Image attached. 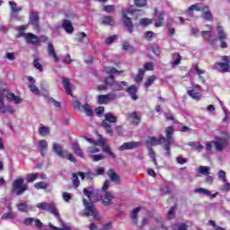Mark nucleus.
Returning <instances> with one entry per match:
<instances>
[{
    "instance_id": "a19ab883",
    "label": "nucleus",
    "mask_w": 230,
    "mask_h": 230,
    "mask_svg": "<svg viewBox=\"0 0 230 230\" xmlns=\"http://www.w3.org/2000/svg\"><path fill=\"white\" fill-rule=\"evenodd\" d=\"M17 208L18 211H21L22 213H28V204L26 201L18 203Z\"/></svg>"
},
{
    "instance_id": "69168bd1",
    "label": "nucleus",
    "mask_w": 230,
    "mask_h": 230,
    "mask_svg": "<svg viewBox=\"0 0 230 230\" xmlns=\"http://www.w3.org/2000/svg\"><path fill=\"white\" fill-rule=\"evenodd\" d=\"M72 106L75 111H82V106L80 104V101L78 100L73 101Z\"/></svg>"
},
{
    "instance_id": "9d476101",
    "label": "nucleus",
    "mask_w": 230,
    "mask_h": 230,
    "mask_svg": "<svg viewBox=\"0 0 230 230\" xmlns=\"http://www.w3.org/2000/svg\"><path fill=\"white\" fill-rule=\"evenodd\" d=\"M217 38L218 40L220 41V48H222L223 49H226V48H227V34L226 33V31H224V27L217 25Z\"/></svg>"
},
{
    "instance_id": "ea45409f",
    "label": "nucleus",
    "mask_w": 230,
    "mask_h": 230,
    "mask_svg": "<svg viewBox=\"0 0 230 230\" xmlns=\"http://www.w3.org/2000/svg\"><path fill=\"white\" fill-rule=\"evenodd\" d=\"M49 132H50L49 128L46 126L40 127L38 129V134H40V136H42L43 137L46 136H49Z\"/></svg>"
},
{
    "instance_id": "473e14b6",
    "label": "nucleus",
    "mask_w": 230,
    "mask_h": 230,
    "mask_svg": "<svg viewBox=\"0 0 230 230\" xmlns=\"http://www.w3.org/2000/svg\"><path fill=\"white\" fill-rule=\"evenodd\" d=\"M58 220L61 226V228L53 226V224H51V223L49 224V227H50V229H52V230H71V228L69 226H66V225H64V221H62L61 217H59V219H58Z\"/></svg>"
},
{
    "instance_id": "5fc2aeb1",
    "label": "nucleus",
    "mask_w": 230,
    "mask_h": 230,
    "mask_svg": "<svg viewBox=\"0 0 230 230\" xmlns=\"http://www.w3.org/2000/svg\"><path fill=\"white\" fill-rule=\"evenodd\" d=\"M134 4L137 8H143L146 5V0H134Z\"/></svg>"
},
{
    "instance_id": "6ab92c4d",
    "label": "nucleus",
    "mask_w": 230,
    "mask_h": 230,
    "mask_svg": "<svg viewBox=\"0 0 230 230\" xmlns=\"http://www.w3.org/2000/svg\"><path fill=\"white\" fill-rule=\"evenodd\" d=\"M222 60L224 63L219 62L217 63V66L221 68V73H227L229 72V58L227 56H223Z\"/></svg>"
},
{
    "instance_id": "0e129e2a",
    "label": "nucleus",
    "mask_w": 230,
    "mask_h": 230,
    "mask_svg": "<svg viewBox=\"0 0 230 230\" xmlns=\"http://www.w3.org/2000/svg\"><path fill=\"white\" fill-rule=\"evenodd\" d=\"M116 10V7L114 5H104L103 11L107 12V13H112Z\"/></svg>"
},
{
    "instance_id": "7c9ffc66",
    "label": "nucleus",
    "mask_w": 230,
    "mask_h": 230,
    "mask_svg": "<svg viewBox=\"0 0 230 230\" xmlns=\"http://www.w3.org/2000/svg\"><path fill=\"white\" fill-rule=\"evenodd\" d=\"M63 28L68 33V35H71L73 31H75V29L73 28V24H71V22L69 20H64L63 21Z\"/></svg>"
},
{
    "instance_id": "f3484780",
    "label": "nucleus",
    "mask_w": 230,
    "mask_h": 230,
    "mask_svg": "<svg viewBox=\"0 0 230 230\" xmlns=\"http://www.w3.org/2000/svg\"><path fill=\"white\" fill-rule=\"evenodd\" d=\"M0 93L4 95V98H7V100H13L14 103L16 104H19L21 103V102H22L21 97L16 96L13 93H8L6 90H4Z\"/></svg>"
},
{
    "instance_id": "09e8293b",
    "label": "nucleus",
    "mask_w": 230,
    "mask_h": 230,
    "mask_svg": "<svg viewBox=\"0 0 230 230\" xmlns=\"http://www.w3.org/2000/svg\"><path fill=\"white\" fill-rule=\"evenodd\" d=\"M83 193H84V195L85 197L88 198V199L90 200V202H92V200H93V193H94V190H87L86 188H84V189L83 190Z\"/></svg>"
},
{
    "instance_id": "a211bd4d",
    "label": "nucleus",
    "mask_w": 230,
    "mask_h": 230,
    "mask_svg": "<svg viewBox=\"0 0 230 230\" xmlns=\"http://www.w3.org/2000/svg\"><path fill=\"white\" fill-rule=\"evenodd\" d=\"M25 40L27 44H32L37 45L39 42H40V39L39 37L31 32H29L25 35Z\"/></svg>"
},
{
    "instance_id": "58836bf2",
    "label": "nucleus",
    "mask_w": 230,
    "mask_h": 230,
    "mask_svg": "<svg viewBox=\"0 0 230 230\" xmlns=\"http://www.w3.org/2000/svg\"><path fill=\"white\" fill-rule=\"evenodd\" d=\"M209 172H211V167L209 166H199L198 168V173H200L201 175H209Z\"/></svg>"
},
{
    "instance_id": "1a4fd4ad",
    "label": "nucleus",
    "mask_w": 230,
    "mask_h": 230,
    "mask_svg": "<svg viewBox=\"0 0 230 230\" xmlns=\"http://www.w3.org/2000/svg\"><path fill=\"white\" fill-rule=\"evenodd\" d=\"M118 95L113 93H109L108 94L98 95L97 96V103L99 105H107L109 102H114L117 100Z\"/></svg>"
},
{
    "instance_id": "49530a36",
    "label": "nucleus",
    "mask_w": 230,
    "mask_h": 230,
    "mask_svg": "<svg viewBox=\"0 0 230 230\" xmlns=\"http://www.w3.org/2000/svg\"><path fill=\"white\" fill-rule=\"evenodd\" d=\"M72 182L73 186L77 189L78 186H80V179H78V174L76 173H72Z\"/></svg>"
},
{
    "instance_id": "412c9836",
    "label": "nucleus",
    "mask_w": 230,
    "mask_h": 230,
    "mask_svg": "<svg viewBox=\"0 0 230 230\" xmlns=\"http://www.w3.org/2000/svg\"><path fill=\"white\" fill-rule=\"evenodd\" d=\"M199 91H200V85L196 84L194 85V88L192 90H189L187 93L190 98H193V100H200V93Z\"/></svg>"
},
{
    "instance_id": "0eeeda50",
    "label": "nucleus",
    "mask_w": 230,
    "mask_h": 230,
    "mask_svg": "<svg viewBox=\"0 0 230 230\" xmlns=\"http://www.w3.org/2000/svg\"><path fill=\"white\" fill-rule=\"evenodd\" d=\"M136 10L128 9L122 11V21L124 22V26L127 29L128 33L134 32V23H132V18L128 17L127 13H130V15H134Z\"/></svg>"
},
{
    "instance_id": "4be33fe9",
    "label": "nucleus",
    "mask_w": 230,
    "mask_h": 230,
    "mask_svg": "<svg viewBox=\"0 0 230 230\" xmlns=\"http://www.w3.org/2000/svg\"><path fill=\"white\" fill-rule=\"evenodd\" d=\"M108 176L110 177V181H111V182H115V184H121V177H119V175L116 173L114 170L110 169L108 171Z\"/></svg>"
},
{
    "instance_id": "052dcab7",
    "label": "nucleus",
    "mask_w": 230,
    "mask_h": 230,
    "mask_svg": "<svg viewBox=\"0 0 230 230\" xmlns=\"http://www.w3.org/2000/svg\"><path fill=\"white\" fill-rule=\"evenodd\" d=\"M33 66L38 69L40 73H42V71H44V68L42 67V65H40V63L39 62V59H34Z\"/></svg>"
},
{
    "instance_id": "680f3d73",
    "label": "nucleus",
    "mask_w": 230,
    "mask_h": 230,
    "mask_svg": "<svg viewBox=\"0 0 230 230\" xmlns=\"http://www.w3.org/2000/svg\"><path fill=\"white\" fill-rule=\"evenodd\" d=\"M175 209H177V206H173L170 208L168 212V218L172 220V218L175 217Z\"/></svg>"
},
{
    "instance_id": "c03bdc74",
    "label": "nucleus",
    "mask_w": 230,
    "mask_h": 230,
    "mask_svg": "<svg viewBox=\"0 0 230 230\" xmlns=\"http://www.w3.org/2000/svg\"><path fill=\"white\" fill-rule=\"evenodd\" d=\"M26 181L27 182H34V181H37L39 179V174L38 173H28L26 175Z\"/></svg>"
},
{
    "instance_id": "c85d7f7f",
    "label": "nucleus",
    "mask_w": 230,
    "mask_h": 230,
    "mask_svg": "<svg viewBox=\"0 0 230 230\" xmlns=\"http://www.w3.org/2000/svg\"><path fill=\"white\" fill-rule=\"evenodd\" d=\"M30 22L34 27V30H39V14L37 13H31Z\"/></svg>"
},
{
    "instance_id": "9b49d317",
    "label": "nucleus",
    "mask_w": 230,
    "mask_h": 230,
    "mask_svg": "<svg viewBox=\"0 0 230 230\" xmlns=\"http://www.w3.org/2000/svg\"><path fill=\"white\" fill-rule=\"evenodd\" d=\"M194 10L196 12H206V10H209V7L208 5H204L202 3H197L189 7L187 10L188 15H190L191 18L193 17V12Z\"/></svg>"
},
{
    "instance_id": "4468645a",
    "label": "nucleus",
    "mask_w": 230,
    "mask_h": 230,
    "mask_svg": "<svg viewBox=\"0 0 230 230\" xmlns=\"http://www.w3.org/2000/svg\"><path fill=\"white\" fill-rule=\"evenodd\" d=\"M207 28L208 31H201V37H203V39H206V40H208V42H210L211 44L217 42V38L212 39L213 35L211 33L213 31V27L211 25H207Z\"/></svg>"
},
{
    "instance_id": "e2e57ef3",
    "label": "nucleus",
    "mask_w": 230,
    "mask_h": 230,
    "mask_svg": "<svg viewBox=\"0 0 230 230\" xmlns=\"http://www.w3.org/2000/svg\"><path fill=\"white\" fill-rule=\"evenodd\" d=\"M140 26H148V24H152V20L148 18H142L139 21Z\"/></svg>"
},
{
    "instance_id": "864d4df0",
    "label": "nucleus",
    "mask_w": 230,
    "mask_h": 230,
    "mask_svg": "<svg viewBox=\"0 0 230 230\" xmlns=\"http://www.w3.org/2000/svg\"><path fill=\"white\" fill-rule=\"evenodd\" d=\"M116 81H114V75H109L105 79L106 85H109L110 87H112L114 85Z\"/></svg>"
},
{
    "instance_id": "37998d69",
    "label": "nucleus",
    "mask_w": 230,
    "mask_h": 230,
    "mask_svg": "<svg viewBox=\"0 0 230 230\" xmlns=\"http://www.w3.org/2000/svg\"><path fill=\"white\" fill-rule=\"evenodd\" d=\"M143 76H145V69L140 68L138 69V73L135 78V82H137V84H139V82H143Z\"/></svg>"
},
{
    "instance_id": "72a5a7b5",
    "label": "nucleus",
    "mask_w": 230,
    "mask_h": 230,
    "mask_svg": "<svg viewBox=\"0 0 230 230\" xmlns=\"http://www.w3.org/2000/svg\"><path fill=\"white\" fill-rule=\"evenodd\" d=\"M81 112H85L86 116L93 117L94 111H93V108L89 104H84L81 106Z\"/></svg>"
},
{
    "instance_id": "b1692460",
    "label": "nucleus",
    "mask_w": 230,
    "mask_h": 230,
    "mask_svg": "<svg viewBox=\"0 0 230 230\" xmlns=\"http://www.w3.org/2000/svg\"><path fill=\"white\" fill-rule=\"evenodd\" d=\"M100 24H102V26H114L116 22L112 16H102L101 18Z\"/></svg>"
},
{
    "instance_id": "13d9d810",
    "label": "nucleus",
    "mask_w": 230,
    "mask_h": 230,
    "mask_svg": "<svg viewBox=\"0 0 230 230\" xmlns=\"http://www.w3.org/2000/svg\"><path fill=\"white\" fill-rule=\"evenodd\" d=\"M155 75H151L147 81L145 83V87L146 89H148V87H150V85H152L154 84V82H155Z\"/></svg>"
},
{
    "instance_id": "f8f14e48",
    "label": "nucleus",
    "mask_w": 230,
    "mask_h": 230,
    "mask_svg": "<svg viewBox=\"0 0 230 230\" xmlns=\"http://www.w3.org/2000/svg\"><path fill=\"white\" fill-rule=\"evenodd\" d=\"M4 97L0 93V114H6V112H9V114H13L15 111L12 106L4 105Z\"/></svg>"
},
{
    "instance_id": "6e6d98bb",
    "label": "nucleus",
    "mask_w": 230,
    "mask_h": 230,
    "mask_svg": "<svg viewBox=\"0 0 230 230\" xmlns=\"http://www.w3.org/2000/svg\"><path fill=\"white\" fill-rule=\"evenodd\" d=\"M9 4H10L11 9L13 10V12L19 13L22 10V8L18 7L17 3L13 2V1H10Z\"/></svg>"
},
{
    "instance_id": "3c124183",
    "label": "nucleus",
    "mask_w": 230,
    "mask_h": 230,
    "mask_svg": "<svg viewBox=\"0 0 230 230\" xmlns=\"http://www.w3.org/2000/svg\"><path fill=\"white\" fill-rule=\"evenodd\" d=\"M29 89L31 93H33V94H36V96H39V94H40V91L39 90V87L35 85V84H29Z\"/></svg>"
},
{
    "instance_id": "774afa93",
    "label": "nucleus",
    "mask_w": 230,
    "mask_h": 230,
    "mask_svg": "<svg viewBox=\"0 0 230 230\" xmlns=\"http://www.w3.org/2000/svg\"><path fill=\"white\" fill-rule=\"evenodd\" d=\"M174 230H188V225L184 223L178 224L176 225V229L174 228Z\"/></svg>"
},
{
    "instance_id": "4c0bfd02",
    "label": "nucleus",
    "mask_w": 230,
    "mask_h": 230,
    "mask_svg": "<svg viewBox=\"0 0 230 230\" xmlns=\"http://www.w3.org/2000/svg\"><path fill=\"white\" fill-rule=\"evenodd\" d=\"M139 211H141V207L136 208L131 212V218L135 226H137V213H139Z\"/></svg>"
},
{
    "instance_id": "ddd939ff",
    "label": "nucleus",
    "mask_w": 230,
    "mask_h": 230,
    "mask_svg": "<svg viewBox=\"0 0 230 230\" xmlns=\"http://www.w3.org/2000/svg\"><path fill=\"white\" fill-rule=\"evenodd\" d=\"M52 150L54 153L58 155L61 159H66V155L67 154V150H64V147L60 144L53 143Z\"/></svg>"
},
{
    "instance_id": "cd10ccee",
    "label": "nucleus",
    "mask_w": 230,
    "mask_h": 230,
    "mask_svg": "<svg viewBox=\"0 0 230 230\" xmlns=\"http://www.w3.org/2000/svg\"><path fill=\"white\" fill-rule=\"evenodd\" d=\"M48 53H49V57L53 58L54 62L60 61V59L58 58V56L57 55V52H55V47H53L52 43H49L48 45Z\"/></svg>"
},
{
    "instance_id": "6e6552de",
    "label": "nucleus",
    "mask_w": 230,
    "mask_h": 230,
    "mask_svg": "<svg viewBox=\"0 0 230 230\" xmlns=\"http://www.w3.org/2000/svg\"><path fill=\"white\" fill-rule=\"evenodd\" d=\"M37 208H39V209H42L43 211H49V213L54 215V217H56L58 220H60V213H58V209H57L55 204L41 202L37 205Z\"/></svg>"
},
{
    "instance_id": "7ed1b4c3",
    "label": "nucleus",
    "mask_w": 230,
    "mask_h": 230,
    "mask_svg": "<svg viewBox=\"0 0 230 230\" xmlns=\"http://www.w3.org/2000/svg\"><path fill=\"white\" fill-rule=\"evenodd\" d=\"M83 204L84 206V209L81 214L82 217H93L94 220H100L102 218L93 202H88L86 199H83Z\"/></svg>"
},
{
    "instance_id": "20e7f679",
    "label": "nucleus",
    "mask_w": 230,
    "mask_h": 230,
    "mask_svg": "<svg viewBox=\"0 0 230 230\" xmlns=\"http://www.w3.org/2000/svg\"><path fill=\"white\" fill-rule=\"evenodd\" d=\"M230 134L226 132L217 140L212 141L216 150L217 152H224L227 146H229Z\"/></svg>"
},
{
    "instance_id": "393cba45",
    "label": "nucleus",
    "mask_w": 230,
    "mask_h": 230,
    "mask_svg": "<svg viewBox=\"0 0 230 230\" xmlns=\"http://www.w3.org/2000/svg\"><path fill=\"white\" fill-rule=\"evenodd\" d=\"M195 193H199L200 195H206V197H209V199H215L217 197V195H218V192L212 194L211 190L204 189V188L196 189Z\"/></svg>"
},
{
    "instance_id": "2eb2a0df",
    "label": "nucleus",
    "mask_w": 230,
    "mask_h": 230,
    "mask_svg": "<svg viewBox=\"0 0 230 230\" xmlns=\"http://www.w3.org/2000/svg\"><path fill=\"white\" fill-rule=\"evenodd\" d=\"M115 199L114 194L110 191H105L102 198V204H103L106 208L109 206H112V199Z\"/></svg>"
},
{
    "instance_id": "79ce46f5",
    "label": "nucleus",
    "mask_w": 230,
    "mask_h": 230,
    "mask_svg": "<svg viewBox=\"0 0 230 230\" xmlns=\"http://www.w3.org/2000/svg\"><path fill=\"white\" fill-rule=\"evenodd\" d=\"M149 157L152 159L155 166H157V159L155 158V152L152 146H148Z\"/></svg>"
},
{
    "instance_id": "bf43d9fd",
    "label": "nucleus",
    "mask_w": 230,
    "mask_h": 230,
    "mask_svg": "<svg viewBox=\"0 0 230 230\" xmlns=\"http://www.w3.org/2000/svg\"><path fill=\"white\" fill-rule=\"evenodd\" d=\"M62 198H63V200H65V202H70L71 199H73V194L69 192H63Z\"/></svg>"
},
{
    "instance_id": "a18cd8bd",
    "label": "nucleus",
    "mask_w": 230,
    "mask_h": 230,
    "mask_svg": "<svg viewBox=\"0 0 230 230\" xmlns=\"http://www.w3.org/2000/svg\"><path fill=\"white\" fill-rule=\"evenodd\" d=\"M102 196L100 195V190H93V195L92 196V202H98V200H102Z\"/></svg>"
},
{
    "instance_id": "423d86ee",
    "label": "nucleus",
    "mask_w": 230,
    "mask_h": 230,
    "mask_svg": "<svg viewBox=\"0 0 230 230\" xmlns=\"http://www.w3.org/2000/svg\"><path fill=\"white\" fill-rule=\"evenodd\" d=\"M28 185H24V180L22 178H18L13 182L11 191L15 193V195H22L24 191H27Z\"/></svg>"
},
{
    "instance_id": "39448f33",
    "label": "nucleus",
    "mask_w": 230,
    "mask_h": 230,
    "mask_svg": "<svg viewBox=\"0 0 230 230\" xmlns=\"http://www.w3.org/2000/svg\"><path fill=\"white\" fill-rule=\"evenodd\" d=\"M98 137H100L99 140L94 141L92 138H85L88 143H91V145H95V146H102V152H105L111 159H116V154L112 153V150H111V147L109 146L105 145V139L102 138V135H98Z\"/></svg>"
},
{
    "instance_id": "c9c22d12",
    "label": "nucleus",
    "mask_w": 230,
    "mask_h": 230,
    "mask_svg": "<svg viewBox=\"0 0 230 230\" xmlns=\"http://www.w3.org/2000/svg\"><path fill=\"white\" fill-rule=\"evenodd\" d=\"M127 93H129L132 100H137V95L136 94V93H137V87L136 85L129 86L127 89Z\"/></svg>"
},
{
    "instance_id": "de8ad7c7",
    "label": "nucleus",
    "mask_w": 230,
    "mask_h": 230,
    "mask_svg": "<svg viewBox=\"0 0 230 230\" xmlns=\"http://www.w3.org/2000/svg\"><path fill=\"white\" fill-rule=\"evenodd\" d=\"M202 17L205 19V21H213V15L211 14V11H209V9L203 11Z\"/></svg>"
},
{
    "instance_id": "f03ea898",
    "label": "nucleus",
    "mask_w": 230,
    "mask_h": 230,
    "mask_svg": "<svg viewBox=\"0 0 230 230\" xmlns=\"http://www.w3.org/2000/svg\"><path fill=\"white\" fill-rule=\"evenodd\" d=\"M118 121V117L114 116L112 113H106L104 115V119L101 123V127L104 128L106 134L108 136H114V129H112V123H116Z\"/></svg>"
},
{
    "instance_id": "5701e85b",
    "label": "nucleus",
    "mask_w": 230,
    "mask_h": 230,
    "mask_svg": "<svg viewBox=\"0 0 230 230\" xmlns=\"http://www.w3.org/2000/svg\"><path fill=\"white\" fill-rule=\"evenodd\" d=\"M128 119L132 125H138L141 123V117L137 115V112L134 111L128 114Z\"/></svg>"
},
{
    "instance_id": "f704fd0d",
    "label": "nucleus",
    "mask_w": 230,
    "mask_h": 230,
    "mask_svg": "<svg viewBox=\"0 0 230 230\" xmlns=\"http://www.w3.org/2000/svg\"><path fill=\"white\" fill-rule=\"evenodd\" d=\"M123 85L124 87H127L128 85V83L126 81H122L120 83L115 82L113 84V86H111L112 91H123Z\"/></svg>"
},
{
    "instance_id": "bb28decb",
    "label": "nucleus",
    "mask_w": 230,
    "mask_h": 230,
    "mask_svg": "<svg viewBox=\"0 0 230 230\" xmlns=\"http://www.w3.org/2000/svg\"><path fill=\"white\" fill-rule=\"evenodd\" d=\"M62 84L66 94H68L69 96H73V91L71 90V80H69V78L64 77L62 79Z\"/></svg>"
},
{
    "instance_id": "4d7b16f0",
    "label": "nucleus",
    "mask_w": 230,
    "mask_h": 230,
    "mask_svg": "<svg viewBox=\"0 0 230 230\" xmlns=\"http://www.w3.org/2000/svg\"><path fill=\"white\" fill-rule=\"evenodd\" d=\"M114 40H118V35L110 36L105 40V44L107 46H111L114 42Z\"/></svg>"
},
{
    "instance_id": "603ef678",
    "label": "nucleus",
    "mask_w": 230,
    "mask_h": 230,
    "mask_svg": "<svg viewBox=\"0 0 230 230\" xmlns=\"http://www.w3.org/2000/svg\"><path fill=\"white\" fill-rule=\"evenodd\" d=\"M90 159H92V161H102L103 159H105V156H103V155L99 154V155H89Z\"/></svg>"
},
{
    "instance_id": "c756f323",
    "label": "nucleus",
    "mask_w": 230,
    "mask_h": 230,
    "mask_svg": "<svg viewBox=\"0 0 230 230\" xmlns=\"http://www.w3.org/2000/svg\"><path fill=\"white\" fill-rule=\"evenodd\" d=\"M16 30L19 31V33L16 35V39H21V37H24V39H26V35H28V33L24 31L28 30V25H20L16 27Z\"/></svg>"
},
{
    "instance_id": "dca6fc26",
    "label": "nucleus",
    "mask_w": 230,
    "mask_h": 230,
    "mask_svg": "<svg viewBox=\"0 0 230 230\" xmlns=\"http://www.w3.org/2000/svg\"><path fill=\"white\" fill-rule=\"evenodd\" d=\"M138 146H141V143L130 141L126 142L122 146H120L119 147V150H120V152H123L125 150H134V148H138Z\"/></svg>"
},
{
    "instance_id": "f257e3e1",
    "label": "nucleus",
    "mask_w": 230,
    "mask_h": 230,
    "mask_svg": "<svg viewBox=\"0 0 230 230\" xmlns=\"http://www.w3.org/2000/svg\"><path fill=\"white\" fill-rule=\"evenodd\" d=\"M165 132L166 137L160 136V137L157 139L155 137H149L146 140V145L148 148V146H157V145H162V143H164L163 148L165 150V157H170V145L173 143V127H167Z\"/></svg>"
},
{
    "instance_id": "2f4dec72",
    "label": "nucleus",
    "mask_w": 230,
    "mask_h": 230,
    "mask_svg": "<svg viewBox=\"0 0 230 230\" xmlns=\"http://www.w3.org/2000/svg\"><path fill=\"white\" fill-rule=\"evenodd\" d=\"M182 60V57L179 53L172 54V61L171 62L172 67H177L181 61Z\"/></svg>"
},
{
    "instance_id": "338daca9",
    "label": "nucleus",
    "mask_w": 230,
    "mask_h": 230,
    "mask_svg": "<svg viewBox=\"0 0 230 230\" xmlns=\"http://www.w3.org/2000/svg\"><path fill=\"white\" fill-rule=\"evenodd\" d=\"M217 175H218L219 179H220L223 182H226V181L227 180V178H226V171H224V170H220V171L217 172Z\"/></svg>"
},
{
    "instance_id": "a878e982",
    "label": "nucleus",
    "mask_w": 230,
    "mask_h": 230,
    "mask_svg": "<svg viewBox=\"0 0 230 230\" xmlns=\"http://www.w3.org/2000/svg\"><path fill=\"white\" fill-rule=\"evenodd\" d=\"M72 150L75 155H78L82 159H85V155H84V151H82V147L78 145V143H72Z\"/></svg>"
},
{
    "instance_id": "e433bc0d",
    "label": "nucleus",
    "mask_w": 230,
    "mask_h": 230,
    "mask_svg": "<svg viewBox=\"0 0 230 230\" xmlns=\"http://www.w3.org/2000/svg\"><path fill=\"white\" fill-rule=\"evenodd\" d=\"M122 49L124 51H128V53H136V48L132 45H130V43H128V41H124L122 44Z\"/></svg>"
},
{
    "instance_id": "8fccbe9b",
    "label": "nucleus",
    "mask_w": 230,
    "mask_h": 230,
    "mask_svg": "<svg viewBox=\"0 0 230 230\" xmlns=\"http://www.w3.org/2000/svg\"><path fill=\"white\" fill-rule=\"evenodd\" d=\"M48 186V182L46 181H39L34 184V188H36V190H46Z\"/></svg>"
},
{
    "instance_id": "aec40b11",
    "label": "nucleus",
    "mask_w": 230,
    "mask_h": 230,
    "mask_svg": "<svg viewBox=\"0 0 230 230\" xmlns=\"http://www.w3.org/2000/svg\"><path fill=\"white\" fill-rule=\"evenodd\" d=\"M38 150L40 155H42V157H45L46 152H48V141H46V139H41L39 141Z\"/></svg>"
}]
</instances>
